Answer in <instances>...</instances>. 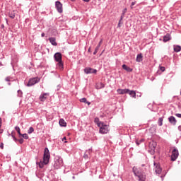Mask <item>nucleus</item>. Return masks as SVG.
Returning <instances> with one entry per match:
<instances>
[{"mask_svg":"<svg viewBox=\"0 0 181 181\" xmlns=\"http://www.w3.org/2000/svg\"><path fill=\"white\" fill-rule=\"evenodd\" d=\"M127 94H129L130 96H132L133 98H136V92L135 90H130Z\"/></svg>","mask_w":181,"mask_h":181,"instance_id":"19","label":"nucleus"},{"mask_svg":"<svg viewBox=\"0 0 181 181\" xmlns=\"http://www.w3.org/2000/svg\"><path fill=\"white\" fill-rule=\"evenodd\" d=\"M95 122H96L97 125H98V122H100V119H98V117H96L95 118Z\"/></svg>","mask_w":181,"mask_h":181,"instance_id":"36","label":"nucleus"},{"mask_svg":"<svg viewBox=\"0 0 181 181\" xmlns=\"http://www.w3.org/2000/svg\"><path fill=\"white\" fill-rule=\"evenodd\" d=\"M127 8H124L122 11V16H121V21H122V19H124V16H125V13H127Z\"/></svg>","mask_w":181,"mask_h":181,"instance_id":"27","label":"nucleus"},{"mask_svg":"<svg viewBox=\"0 0 181 181\" xmlns=\"http://www.w3.org/2000/svg\"><path fill=\"white\" fill-rule=\"evenodd\" d=\"M40 81V78L35 77L30 78L28 83H27V87H32V86H35V84H37Z\"/></svg>","mask_w":181,"mask_h":181,"instance_id":"4","label":"nucleus"},{"mask_svg":"<svg viewBox=\"0 0 181 181\" xmlns=\"http://www.w3.org/2000/svg\"><path fill=\"white\" fill-rule=\"evenodd\" d=\"M18 142H19V144H23V142H24L23 139H18Z\"/></svg>","mask_w":181,"mask_h":181,"instance_id":"37","label":"nucleus"},{"mask_svg":"<svg viewBox=\"0 0 181 181\" xmlns=\"http://www.w3.org/2000/svg\"><path fill=\"white\" fill-rule=\"evenodd\" d=\"M66 137H64L63 139H62V141H66Z\"/></svg>","mask_w":181,"mask_h":181,"instance_id":"50","label":"nucleus"},{"mask_svg":"<svg viewBox=\"0 0 181 181\" xmlns=\"http://www.w3.org/2000/svg\"><path fill=\"white\" fill-rule=\"evenodd\" d=\"M148 146H149L150 152L151 153H155V149L156 148V143L155 141H152L149 144Z\"/></svg>","mask_w":181,"mask_h":181,"instance_id":"10","label":"nucleus"},{"mask_svg":"<svg viewBox=\"0 0 181 181\" xmlns=\"http://www.w3.org/2000/svg\"><path fill=\"white\" fill-rule=\"evenodd\" d=\"M35 132V129H33V127H30L29 129L28 130V134H32L33 132Z\"/></svg>","mask_w":181,"mask_h":181,"instance_id":"30","label":"nucleus"},{"mask_svg":"<svg viewBox=\"0 0 181 181\" xmlns=\"http://www.w3.org/2000/svg\"><path fill=\"white\" fill-rule=\"evenodd\" d=\"M104 87H105V85H104V83H98L97 86H96V88H97L98 90H100V89H101V88H104Z\"/></svg>","mask_w":181,"mask_h":181,"instance_id":"23","label":"nucleus"},{"mask_svg":"<svg viewBox=\"0 0 181 181\" xmlns=\"http://www.w3.org/2000/svg\"><path fill=\"white\" fill-rule=\"evenodd\" d=\"M122 20H121V17H120V20L119 21V23L121 25V21H122Z\"/></svg>","mask_w":181,"mask_h":181,"instance_id":"47","label":"nucleus"},{"mask_svg":"<svg viewBox=\"0 0 181 181\" xmlns=\"http://www.w3.org/2000/svg\"><path fill=\"white\" fill-rule=\"evenodd\" d=\"M122 69L123 70H125L126 71H127L128 73H131L132 71V68L125 65V64H123L122 65Z\"/></svg>","mask_w":181,"mask_h":181,"instance_id":"17","label":"nucleus"},{"mask_svg":"<svg viewBox=\"0 0 181 181\" xmlns=\"http://www.w3.org/2000/svg\"><path fill=\"white\" fill-rule=\"evenodd\" d=\"M20 136H23V138H24V139H29V136L28 135V134H23L21 135H20Z\"/></svg>","mask_w":181,"mask_h":181,"instance_id":"31","label":"nucleus"},{"mask_svg":"<svg viewBox=\"0 0 181 181\" xmlns=\"http://www.w3.org/2000/svg\"><path fill=\"white\" fill-rule=\"evenodd\" d=\"M175 115L177 117V118H181V114L180 113H177Z\"/></svg>","mask_w":181,"mask_h":181,"instance_id":"39","label":"nucleus"},{"mask_svg":"<svg viewBox=\"0 0 181 181\" xmlns=\"http://www.w3.org/2000/svg\"><path fill=\"white\" fill-rule=\"evenodd\" d=\"M64 142H65V144L67 143V141H66Z\"/></svg>","mask_w":181,"mask_h":181,"instance_id":"54","label":"nucleus"},{"mask_svg":"<svg viewBox=\"0 0 181 181\" xmlns=\"http://www.w3.org/2000/svg\"><path fill=\"white\" fill-rule=\"evenodd\" d=\"M84 2H90V0H83Z\"/></svg>","mask_w":181,"mask_h":181,"instance_id":"46","label":"nucleus"},{"mask_svg":"<svg viewBox=\"0 0 181 181\" xmlns=\"http://www.w3.org/2000/svg\"><path fill=\"white\" fill-rule=\"evenodd\" d=\"M181 47L179 45H176L174 47V52H176V53H178V52H180Z\"/></svg>","mask_w":181,"mask_h":181,"instance_id":"24","label":"nucleus"},{"mask_svg":"<svg viewBox=\"0 0 181 181\" xmlns=\"http://www.w3.org/2000/svg\"><path fill=\"white\" fill-rule=\"evenodd\" d=\"M84 72L86 74H97V69H94L93 68H85Z\"/></svg>","mask_w":181,"mask_h":181,"instance_id":"8","label":"nucleus"},{"mask_svg":"<svg viewBox=\"0 0 181 181\" xmlns=\"http://www.w3.org/2000/svg\"><path fill=\"white\" fill-rule=\"evenodd\" d=\"M87 153H90V150L88 151H86L84 155H83V158L85 159H88V155L87 154Z\"/></svg>","mask_w":181,"mask_h":181,"instance_id":"34","label":"nucleus"},{"mask_svg":"<svg viewBox=\"0 0 181 181\" xmlns=\"http://www.w3.org/2000/svg\"><path fill=\"white\" fill-rule=\"evenodd\" d=\"M142 166H145V165L143 164Z\"/></svg>","mask_w":181,"mask_h":181,"instance_id":"55","label":"nucleus"},{"mask_svg":"<svg viewBox=\"0 0 181 181\" xmlns=\"http://www.w3.org/2000/svg\"><path fill=\"white\" fill-rule=\"evenodd\" d=\"M169 40H170V35L167 34L163 37V42H169Z\"/></svg>","mask_w":181,"mask_h":181,"instance_id":"22","label":"nucleus"},{"mask_svg":"<svg viewBox=\"0 0 181 181\" xmlns=\"http://www.w3.org/2000/svg\"><path fill=\"white\" fill-rule=\"evenodd\" d=\"M154 170L156 172V173H157V175H160V173H162V168H160V165L154 163Z\"/></svg>","mask_w":181,"mask_h":181,"instance_id":"9","label":"nucleus"},{"mask_svg":"<svg viewBox=\"0 0 181 181\" xmlns=\"http://www.w3.org/2000/svg\"><path fill=\"white\" fill-rule=\"evenodd\" d=\"M139 95V97H141V95Z\"/></svg>","mask_w":181,"mask_h":181,"instance_id":"56","label":"nucleus"},{"mask_svg":"<svg viewBox=\"0 0 181 181\" xmlns=\"http://www.w3.org/2000/svg\"><path fill=\"white\" fill-rule=\"evenodd\" d=\"M132 170L136 177H138L139 181L146 180V175L144 173L139 172V170L136 167H134Z\"/></svg>","mask_w":181,"mask_h":181,"instance_id":"2","label":"nucleus"},{"mask_svg":"<svg viewBox=\"0 0 181 181\" xmlns=\"http://www.w3.org/2000/svg\"><path fill=\"white\" fill-rule=\"evenodd\" d=\"M49 40L51 45H52V46H57V42H56V38L49 37Z\"/></svg>","mask_w":181,"mask_h":181,"instance_id":"18","label":"nucleus"},{"mask_svg":"<svg viewBox=\"0 0 181 181\" xmlns=\"http://www.w3.org/2000/svg\"><path fill=\"white\" fill-rule=\"evenodd\" d=\"M9 135H11V136H12V138H13H13H15V134H13V132H12L11 134H9Z\"/></svg>","mask_w":181,"mask_h":181,"instance_id":"41","label":"nucleus"},{"mask_svg":"<svg viewBox=\"0 0 181 181\" xmlns=\"http://www.w3.org/2000/svg\"><path fill=\"white\" fill-rule=\"evenodd\" d=\"M177 158H179V150H177V148H175L172 151V153H171V160H172V162H175V160H176V159H177Z\"/></svg>","mask_w":181,"mask_h":181,"instance_id":"5","label":"nucleus"},{"mask_svg":"<svg viewBox=\"0 0 181 181\" xmlns=\"http://www.w3.org/2000/svg\"><path fill=\"white\" fill-rule=\"evenodd\" d=\"M57 88H58V90H59V88H60V86H57Z\"/></svg>","mask_w":181,"mask_h":181,"instance_id":"52","label":"nucleus"},{"mask_svg":"<svg viewBox=\"0 0 181 181\" xmlns=\"http://www.w3.org/2000/svg\"><path fill=\"white\" fill-rule=\"evenodd\" d=\"M80 102L86 103H87V98H83L80 99Z\"/></svg>","mask_w":181,"mask_h":181,"instance_id":"35","label":"nucleus"},{"mask_svg":"<svg viewBox=\"0 0 181 181\" xmlns=\"http://www.w3.org/2000/svg\"><path fill=\"white\" fill-rule=\"evenodd\" d=\"M139 95V97H141V95Z\"/></svg>","mask_w":181,"mask_h":181,"instance_id":"57","label":"nucleus"},{"mask_svg":"<svg viewBox=\"0 0 181 181\" xmlns=\"http://www.w3.org/2000/svg\"><path fill=\"white\" fill-rule=\"evenodd\" d=\"M17 93H18V97H23V93L22 92V90H18L17 91Z\"/></svg>","mask_w":181,"mask_h":181,"instance_id":"32","label":"nucleus"},{"mask_svg":"<svg viewBox=\"0 0 181 181\" xmlns=\"http://www.w3.org/2000/svg\"><path fill=\"white\" fill-rule=\"evenodd\" d=\"M168 120H169V122L173 125H176V123L177 122V121L176 120V118H175V117L173 116H170L168 118Z\"/></svg>","mask_w":181,"mask_h":181,"instance_id":"14","label":"nucleus"},{"mask_svg":"<svg viewBox=\"0 0 181 181\" xmlns=\"http://www.w3.org/2000/svg\"><path fill=\"white\" fill-rule=\"evenodd\" d=\"M142 54H138L136 56V62L141 63L142 62Z\"/></svg>","mask_w":181,"mask_h":181,"instance_id":"20","label":"nucleus"},{"mask_svg":"<svg viewBox=\"0 0 181 181\" xmlns=\"http://www.w3.org/2000/svg\"><path fill=\"white\" fill-rule=\"evenodd\" d=\"M54 59L55 60V62H62V53L60 52H57L54 54Z\"/></svg>","mask_w":181,"mask_h":181,"instance_id":"11","label":"nucleus"},{"mask_svg":"<svg viewBox=\"0 0 181 181\" xmlns=\"http://www.w3.org/2000/svg\"><path fill=\"white\" fill-rule=\"evenodd\" d=\"M158 124L159 127H162V125H163V119L162 117L158 119Z\"/></svg>","mask_w":181,"mask_h":181,"instance_id":"25","label":"nucleus"},{"mask_svg":"<svg viewBox=\"0 0 181 181\" xmlns=\"http://www.w3.org/2000/svg\"><path fill=\"white\" fill-rule=\"evenodd\" d=\"M117 93L120 95L127 94V93H129V89H121L119 88L117 90Z\"/></svg>","mask_w":181,"mask_h":181,"instance_id":"12","label":"nucleus"},{"mask_svg":"<svg viewBox=\"0 0 181 181\" xmlns=\"http://www.w3.org/2000/svg\"><path fill=\"white\" fill-rule=\"evenodd\" d=\"M102 43H103V40H100L98 46L95 47V51L93 52V54H97V53H98V50H100V47H101Z\"/></svg>","mask_w":181,"mask_h":181,"instance_id":"15","label":"nucleus"},{"mask_svg":"<svg viewBox=\"0 0 181 181\" xmlns=\"http://www.w3.org/2000/svg\"><path fill=\"white\" fill-rule=\"evenodd\" d=\"M98 127L100 128V134H102V135L108 134V132L110 131V126L105 124L103 122H100L98 123Z\"/></svg>","mask_w":181,"mask_h":181,"instance_id":"3","label":"nucleus"},{"mask_svg":"<svg viewBox=\"0 0 181 181\" xmlns=\"http://www.w3.org/2000/svg\"><path fill=\"white\" fill-rule=\"evenodd\" d=\"M16 131H17L18 135L21 136V135H22V133H21V128H19V127L16 126L15 127Z\"/></svg>","mask_w":181,"mask_h":181,"instance_id":"29","label":"nucleus"},{"mask_svg":"<svg viewBox=\"0 0 181 181\" xmlns=\"http://www.w3.org/2000/svg\"><path fill=\"white\" fill-rule=\"evenodd\" d=\"M86 104H88V105H90L91 104V103L88 102V101L86 100Z\"/></svg>","mask_w":181,"mask_h":181,"instance_id":"45","label":"nucleus"},{"mask_svg":"<svg viewBox=\"0 0 181 181\" xmlns=\"http://www.w3.org/2000/svg\"><path fill=\"white\" fill-rule=\"evenodd\" d=\"M132 6H134V5H135V2H132Z\"/></svg>","mask_w":181,"mask_h":181,"instance_id":"49","label":"nucleus"},{"mask_svg":"<svg viewBox=\"0 0 181 181\" xmlns=\"http://www.w3.org/2000/svg\"><path fill=\"white\" fill-rule=\"evenodd\" d=\"M6 23H8V19H6Z\"/></svg>","mask_w":181,"mask_h":181,"instance_id":"53","label":"nucleus"},{"mask_svg":"<svg viewBox=\"0 0 181 181\" xmlns=\"http://www.w3.org/2000/svg\"><path fill=\"white\" fill-rule=\"evenodd\" d=\"M50 160V152L49 151L48 148H45L44 150V156H43V160L37 163L39 168L41 169L44 168L45 165H47L49 161Z\"/></svg>","mask_w":181,"mask_h":181,"instance_id":"1","label":"nucleus"},{"mask_svg":"<svg viewBox=\"0 0 181 181\" xmlns=\"http://www.w3.org/2000/svg\"><path fill=\"white\" fill-rule=\"evenodd\" d=\"M47 95H49V93H47L40 95V101H42V102L46 101V99L47 98Z\"/></svg>","mask_w":181,"mask_h":181,"instance_id":"16","label":"nucleus"},{"mask_svg":"<svg viewBox=\"0 0 181 181\" xmlns=\"http://www.w3.org/2000/svg\"><path fill=\"white\" fill-rule=\"evenodd\" d=\"M54 166L56 168V169H59V168H62V166H63V158H59L56 159Z\"/></svg>","mask_w":181,"mask_h":181,"instance_id":"6","label":"nucleus"},{"mask_svg":"<svg viewBox=\"0 0 181 181\" xmlns=\"http://www.w3.org/2000/svg\"><path fill=\"white\" fill-rule=\"evenodd\" d=\"M1 127H2V119L0 118V134H2L4 132V129H1Z\"/></svg>","mask_w":181,"mask_h":181,"instance_id":"33","label":"nucleus"},{"mask_svg":"<svg viewBox=\"0 0 181 181\" xmlns=\"http://www.w3.org/2000/svg\"><path fill=\"white\" fill-rule=\"evenodd\" d=\"M55 7L59 13H62L63 12V4H62L60 1H57L55 2Z\"/></svg>","mask_w":181,"mask_h":181,"instance_id":"7","label":"nucleus"},{"mask_svg":"<svg viewBox=\"0 0 181 181\" xmlns=\"http://www.w3.org/2000/svg\"><path fill=\"white\" fill-rule=\"evenodd\" d=\"M57 69H58L61 71L64 70V64H63V61H60V62H57Z\"/></svg>","mask_w":181,"mask_h":181,"instance_id":"13","label":"nucleus"},{"mask_svg":"<svg viewBox=\"0 0 181 181\" xmlns=\"http://www.w3.org/2000/svg\"><path fill=\"white\" fill-rule=\"evenodd\" d=\"M160 69L161 71H165V67L160 66Z\"/></svg>","mask_w":181,"mask_h":181,"instance_id":"40","label":"nucleus"},{"mask_svg":"<svg viewBox=\"0 0 181 181\" xmlns=\"http://www.w3.org/2000/svg\"><path fill=\"white\" fill-rule=\"evenodd\" d=\"M178 129H179L180 131H181V126H179V127H178Z\"/></svg>","mask_w":181,"mask_h":181,"instance_id":"48","label":"nucleus"},{"mask_svg":"<svg viewBox=\"0 0 181 181\" xmlns=\"http://www.w3.org/2000/svg\"><path fill=\"white\" fill-rule=\"evenodd\" d=\"M0 148H1V149H4V143H1V144H0Z\"/></svg>","mask_w":181,"mask_h":181,"instance_id":"42","label":"nucleus"},{"mask_svg":"<svg viewBox=\"0 0 181 181\" xmlns=\"http://www.w3.org/2000/svg\"><path fill=\"white\" fill-rule=\"evenodd\" d=\"M145 141V139H140V140H136V145H137V146H139V145H141V144H142L143 142H144Z\"/></svg>","mask_w":181,"mask_h":181,"instance_id":"26","label":"nucleus"},{"mask_svg":"<svg viewBox=\"0 0 181 181\" xmlns=\"http://www.w3.org/2000/svg\"><path fill=\"white\" fill-rule=\"evenodd\" d=\"M13 139V141H16V142H18V139H16V137H14Z\"/></svg>","mask_w":181,"mask_h":181,"instance_id":"43","label":"nucleus"},{"mask_svg":"<svg viewBox=\"0 0 181 181\" xmlns=\"http://www.w3.org/2000/svg\"><path fill=\"white\" fill-rule=\"evenodd\" d=\"M8 16L9 18H11V19H15V13L13 12H10L8 13Z\"/></svg>","mask_w":181,"mask_h":181,"instance_id":"28","label":"nucleus"},{"mask_svg":"<svg viewBox=\"0 0 181 181\" xmlns=\"http://www.w3.org/2000/svg\"><path fill=\"white\" fill-rule=\"evenodd\" d=\"M11 76H7L5 79L6 81H11Z\"/></svg>","mask_w":181,"mask_h":181,"instance_id":"38","label":"nucleus"},{"mask_svg":"<svg viewBox=\"0 0 181 181\" xmlns=\"http://www.w3.org/2000/svg\"><path fill=\"white\" fill-rule=\"evenodd\" d=\"M59 125H60L61 127H66L67 123H66V121H64V119H59Z\"/></svg>","mask_w":181,"mask_h":181,"instance_id":"21","label":"nucleus"},{"mask_svg":"<svg viewBox=\"0 0 181 181\" xmlns=\"http://www.w3.org/2000/svg\"><path fill=\"white\" fill-rule=\"evenodd\" d=\"M118 27L120 28L121 27V24L119 23H118Z\"/></svg>","mask_w":181,"mask_h":181,"instance_id":"51","label":"nucleus"},{"mask_svg":"<svg viewBox=\"0 0 181 181\" xmlns=\"http://www.w3.org/2000/svg\"><path fill=\"white\" fill-rule=\"evenodd\" d=\"M41 36H42V37H45V33H42L41 34Z\"/></svg>","mask_w":181,"mask_h":181,"instance_id":"44","label":"nucleus"}]
</instances>
